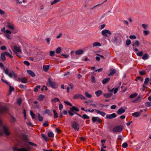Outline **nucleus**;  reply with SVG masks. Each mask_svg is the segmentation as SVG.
Wrapping results in <instances>:
<instances>
[{
	"mask_svg": "<svg viewBox=\"0 0 151 151\" xmlns=\"http://www.w3.org/2000/svg\"><path fill=\"white\" fill-rule=\"evenodd\" d=\"M125 111V109H124L122 108H120L117 111V113L119 114H121L124 113Z\"/></svg>",
	"mask_w": 151,
	"mask_h": 151,
	"instance_id": "nucleus-13",
	"label": "nucleus"
},
{
	"mask_svg": "<svg viewBox=\"0 0 151 151\" xmlns=\"http://www.w3.org/2000/svg\"><path fill=\"white\" fill-rule=\"evenodd\" d=\"M128 146V144L127 142H125L122 145V147L124 148L127 147Z\"/></svg>",
	"mask_w": 151,
	"mask_h": 151,
	"instance_id": "nucleus-53",
	"label": "nucleus"
},
{
	"mask_svg": "<svg viewBox=\"0 0 151 151\" xmlns=\"http://www.w3.org/2000/svg\"><path fill=\"white\" fill-rule=\"evenodd\" d=\"M129 38L131 39H136V36L135 35H131L129 36Z\"/></svg>",
	"mask_w": 151,
	"mask_h": 151,
	"instance_id": "nucleus-49",
	"label": "nucleus"
},
{
	"mask_svg": "<svg viewBox=\"0 0 151 151\" xmlns=\"http://www.w3.org/2000/svg\"><path fill=\"white\" fill-rule=\"evenodd\" d=\"M43 57L42 52H37L36 56L35 57V59L37 61H39L42 59Z\"/></svg>",
	"mask_w": 151,
	"mask_h": 151,
	"instance_id": "nucleus-8",
	"label": "nucleus"
},
{
	"mask_svg": "<svg viewBox=\"0 0 151 151\" xmlns=\"http://www.w3.org/2000/svg\"><path fill=\"white\" fill-rule=\"evenodd\" d=\"M8 108L6 106H4L0 108V114H2L6 113L8 111Z\"/></svg>",
	"mask_w": 151,
	"mask_h": 151,
	"instance_id": "nucleus-10",
	"label": "nucleus"
},
{
	"mask_svg": "<svg viewBox=\"0 0 151 151\" xmlns=\"http://www.w3.org/2000/svg\"><path fill=\"white\" fill-rule=\"evenodd\" d=\"M59 110L61 111L62 109L63 108V105L61 103H60L59 104Z\"/></svg>",
	"mask_w": 151,
	"mask_h": 151,
	"instance_id": "nucleus-46",
	"label": "nucleus"
},
{
	"mask_svg": "<svg viewBox=\"0 0 151 151\" xmlns=\"http://www.w3.org/2000/svg\"><path fill=\"white\" fill-rule=\"evenodd\" d=\"M55 51H51L49 52V55L50 56H53L54 55Z\"/></svg>",
	"mask_w": 151,
	"mask_h": 151,
	"instance_id": "nucleus-44",
	"label": "nucleus"
},
{
	"mask_svg": "<svg viewBox=\"0 0 151 151\" xmlns=\"http://www.w3.org/2000/svg\"><path fill=\"white\" fill-rule=\"evenodd\" d=\"M52 101L56 102L57 101H59V99L58 98H55L52 100Z\"/></svg>",
	"mask_w": 151,
	"mask_h": 151,
	"instance_id": "nucleus-54",
	"label": "nucleus"
},
{
	"mask_svg": "<svg viewBox=\"0 0 151 151\" xmlns=\"http://www.w3.org/2000/svg\"><path fill=\"white\" fill-rule=\"evenodd\" d=\"M5 36L8 39H9V40L11 39V38L10 36L8 34H5Z\"/></svg>",
	"mask_w": 151,
	"mask_h": 151,
	"instance_id": "nucleus-61",
	"label": "nucleus"
},
{
	"mask_svg": "<svg viewBox=\"0 0 151 151\" xmlns=\"http://www.w3.org/2000/svg\"><path fill=\"white\" fill-rule=\"evenodd\" d=\"M22 99L19 98L17 101V103L19 105H20L21 103Z\"/></svg>",
	"mask_w": 151,
	"mask_h": 151,
	"instance_id": "nucleus-52",
	"label": "nucleus"
},
{
	"mask_svg": "<svg viewBox=\"0 0 151 151\" xmlns=\"http://www.w3.org/2000/svg\"><path fill=\"white\" fill-rule=\"evenodd\" d=\"M50 66L49 65H44L43 66V69L45 72H47L49 69Z\"/></svg>",
	"mask_w": 151,
	"mask_h": 151,
	"instance_id": "nucleus-20",
	"label": "nucleus"
},
{
	"mask_svg": "<svg viewBox=\"0 0 151 151\" xmlns=\"http://www.w3.org/2000/svg\"><path fill=\"white\" fill-rule=\"evenodd\" d=\"M149 55L147 53L145 54L142 56V59L143 60H146L149 58Z\"/></svg>",
	"mask_w": 151,
	"mask_h": 151,
	"instance_id": "nucleus-25",
	"label": "nucleus"
},
{
	"mask_svg": "<svg viewBox=\"0 0 151 151\" xmlns=\"http://www.w3.org/2000/svg\"><path fill=\"white\" fill-rule=\"evenodd\" d=\"M79 111V110L78 108L75 106H73L70 108V110L68 111V113L70 116H72L74 115V111L78 112Z\"/></svg>",
	"mask_w": 151,
	"mask_h": 151,
	"instance_id": "nucleus-3",
	"label": "nucleus"
},
{
	"mask_svg": "<svg viewBox=\"0 0 151 151\" xmlns=\"http://www.w3.org/2000/svg\"><path fill=\"white\" fill-rule=\"evenodd\" d=\"M85 96L87 97L88 98H91L92 97V95L89 94L88 92H86L85 93Z\"/></svg>",
	"mask_w": 151,
	"mask_h": 151,
	"instance_id": "nucleus-39",
	"label": "nucleus"
},
{
	"mask_svg": "<svg viewBox=\"0 0 151 151\" xmlns=\"http://www.w3.org/2000/svg\"><path fill=\"white\" fill-rule=\"evenodd\" d=\"M24 65H26L27 66H29L30 65L29 63L27 61H24Z\"/></svg>",
	"mask_w": 151,
	"mask_h": 151,
	"instance_id": "nucleus-60",
	"label": "nucleus"
},
{
	"mask_svg": "<svg viewBox=\"0 0 151 151\" xmlns=\"http://www.w3.org/2000/svg\"><path fill=\"white\" fill-rule=\"evenodd\" d=\"M141 101V98H140V96H139L135 100L132 101V102L133 103H137L140 102Z\"/></svg>",
	"mask_w": 151,
	"mask_h": 151,
	"instance_id": "nucleus-15",
	"label": "nucleus"
},
{
	"mask_svg": "<svg viewBox=\"0 0 151 151\" xmlns=\"http://www.w3.org/2000/svg\"><path fill=\"white\" fill-rule=\"evenodd\" d=\"M41 136L42 138H43L46 141H47L48 140V138L46 136H45L44 134H42Z\"/></svg>",
	"mask_w": 151,
	"mask_h": 151,
	"instance_id": "nucleus-42",
	"label": "nucleus"
},
{
	"mask_svg": "<svg viewBox=\"0 0 151 151\" xmlns=\"http://www.w3.org/2000/svg\"><path fill=\"white\" fill-rule=\"evenodd\" d=\"M145 106L147 107H149L151 106V102H147L145 103Z\"/></svg>",
	"mask_w": 151,
	"mask_h": 151,
	"instance_id": "nucleus-55",
	"label": "nucleus"
},
{
	"mask_svg": "<svg viewBox=\"0 0 151 151\" xmlns=\"http://www.w3.org/2000/svg\"><path fill=\"white\" fill-rule=\"evenodd\" d=\"M102 35L105 37H108V36L107 34L110 35L112 34V33L111 31L108 29H104L101 32Z\"/></svg>",
	"mask_w": 151,
	"mask_h": 151,
	"instance_id": "nucleus-7",
	"label": "nucleus"
},
{
	"mask_svg": "<svg viewBox=\"0 0 151 151\" xmlns=\"http://www.w3.org/2000/svg\"><path fill=\"white\" fill-rule=\"evenodd\" d=\"M135 44L136 45L137 47H138L139 45V42L138 40H136L135 42Z\"/></svg>",
	"mask_w": 151,
	"mask_h": 151,
	"instance_id": "nucleus-62",
	"label": "nucleus"
},
{
	"mask_svg": "<svg viewBox=\"0 0 151 151\" xmlns=\"http://www.w3.org/2000/svg\"><path fill=\"white\" fill-rule=\"evenodd\" d=\"M112 94L111 93H105L103 94V96L106 98H109L111 97Z\"/></svg>",
	"mask_w": 151,
	"mask_h": 151,
	"instance_id": "nucleus-18",
	"label": "nucleus"
},
{
	"mask_svg": "<svg viewBox=\"0 0 151 151\" xmlns=\"http://www.w3.org/2000/svg\"><path fill=\"white\" fill-rule=\"evenodd\" d=\"M142 26L145 29H146L148 25L147 24H142Z\"/></svg>",
	"mask_w": 151,
	"mask_h": 151,
	"instance_id": "nucleus-64",
	"label": "nucleus"
},
{
	"mask_svg": "<svg viewBox=\"0 0 151 151\" xmlns=\"http://www.w3.org/2000/svg\"><path fill=\"white\" fill-rule=\"evenodd\" d=\"M123 129V126L122 125L117 126L113 128V130L115 132H120Z\"/></svg>",
	"mask_w": 151,
	"mask_h": 151,
	"instance_id": "nucleus-4",
	"label": "nucleus"
},
{
	"mask_svg": "<svg viewBox=\"0 0 151 151\" xmlns=\"http://www.w3.org/2000/svg\"><path fill=\"white\" fill-rule=\"evenodd\" d=\"M116 116V114L115 113H113L111 114L108 115L106 116V118L108 119H111L115 118Z\"/></svg>",
	"mask_w": 151,
	"mask_h": 151,
	"instance_id": "nucleus-11",
	"label": "nucleus"
},
{
	"mask_svg": "<svg viewBox=\"0 0 151 151\" xmlns=\"http://www.w3.org/2000/svg\"><path fill=\"white\" fill-rule=\"evenodd\" d=\"M143 55V52L142 51H140L137 53V55L138 56H141Z\"/></svg>",
	"mask_w": 151,
	"mask_h": 151,
	"instance_id": "nucleus-58",
	"label": "nucleus"
},
{
	"mask_svg": "<svg viewBox=\"0 0 151 151\" xmlns=\"http://www.w3.org/2000/svg\"><path fill=\"white\" fill-rule=\"evenodd\" d=\"M21 82L23 83H26L27 82V79L25 77H23L21 78Z\"/></svg>",
	"mask_w": 151,
	"mask_h": 151,
	"instance_id": "nucleus-35",
	"label": "nucleus"
},
{
	"mask_svg": "<svg viewBox=\"0 0 151 151\" xmlns=\"http://www.w3.org/2000/svg\"><path fill=\"white\" fill-rule=\"evenodd\" d=\"M83 50L82 49H80L77 50L75 52V53L78 55H81L83 53Z\"/></svg>",
	"mask_w": 151,
	"mask_h": 151,
	"instance_id": "nucleus-17",
	"label": "nucleus"
},
{
	"mask_svg": "<svg viewBox=\"0 0 151 151\" xmlns=\"http://www.w3.org/2000/svg\"><path fill=\"white\" fill-rule=\"evenodd\" d=\"M40 86H36L34 89V91L35 92H37L38 91V89L40 88Z\"/></svg>",
	"mask_w": 151,
	"mask_h": 151,
	"instance_id": "nucleus-41",
	"label": "nucleus"
},
{
	"mask_svg": "<svg viewBox=\"0 0 151 151\" xmlns=\"http://www.w3.org/2000/svg\"><path fill=\"white\" fill-rule=\"evenodd\" d=\"M60 1V0H54L52 2L51 4V5H52L55 4L58 2Z\"/></svg>",
	"mask_w": 151,
	"mask_h": 151,
	"instance_id": "nucleus-48",
	"label": "nucleus"
},
{
	"mask_svg": "<svg viewBox=\"0 0 151 151\" xmlns=\"http://www.w3.org/2000/svg\"><path fill=\"white\" fill-rule=\"evenodd\" d=\"M45 113L47 114L48 115L50 116H51L52 115V113L50 112V110L48 109L45 110Z\"/></svg>",
	"mask_w": 151,
	"mask_h": 151,
	"instance_id": "nucleus-30",
	"label": "nucleus"
},
{
	"mask_svg": "<svg viewBox=\"0 0 151 151\" xmlns=\"http://www.w3.org/2000/svg\"><path fill=\"white\" fill-rule=\"evenodd\" d=\"M37 115L38 116V119L40 121H43V117L42 116H41L40 115V114L39 113L37 114Z\"/></svg>",
	"mask_w": 151,
	"mask_h": 151,
	"instance_id": "nucleus-37",
	"label": "nucleus"
},
{
	"mask_svg": "<svg viewBox=\"0 0 151 151\" xmlns=\"http://www.w3.org/2000/svg\"><path fill=\"white\" fill-rule=\"evenodd\" d=\"M5 53L6 55L9 56L10 58H13V56L11 55H10L9 53H8L7 52H5Z\"/></svg>",
	"mask_w": 151,
	"mask_h": 151,
	"instance_id": "nucleus-47",
	"label": "nucleus"
},
{
	"mask_svg": "<svg viewBox=\"0 0 151 151\" xmlns=\"http://www.w3.org/2000/svg\"><path fill=\"white\" fill-rule=\"evenodd\" d=\"M43 125L45 127H47L49 125L48 122L47 121H45L43 124Z\"/></svg>",
	"mask_w": 151,
	"mask_h": 151,
	"instance_id": "nucleus-50",
	"label": "nucleus"
},
{
	"mask_svg": "<svg viewBox=\"0 0 151 151\" xmlns=\"http://www.w3.org/2000/svg\"><path fill=\"white\" fill-rule=\"evenodd\" d=\"M101 46V44L100 43L98 42H96L93 43V47H96L97 46Z\"/></svg>",
	"mask_w": 151,
	"mask_h": 151,
	"instance_id": "nucleus-27",
	"label": "nucleus"
},
{
	"mask_svg": "<svg viewBox=\"0 0 151 151\" xmlns=\"http://www.w3.org/2000/svg\"><path fill=\"white\" fill-rule=\"evenodd\" d=\"M116 72V70H115L113 69H111L110 71V73L108 75L109 76H111L114 74Z\"/></svg>",
	"mask_w": 151,
	"mask_h": 151,
	"instance_id": "nucleus-26",
	"label": "nucleus"
},
{
	"mask_svg": "<svg viewBox=\"0 0 151 151\" xmlns=\"http://www.w3.org/2000/svg\"><path fill=\"white\" fill-rule=\"evenodd\" d=\"M150 81V79L149 78H146L145 79L144 81L145 84H147V83Z\"/></svg>",
	"mask_w": 151,
	"mask_h": 151,
	"instance_id": "nucleus-40",
	"label": "nucleus"
},
{
	"mask_svg": "<svg viewBox=\"0 0 151 151\" xmlns=\"http://www.w3.org/2000/svg\"><path fill=\"white\" fill-rule=\"evenodd\" d=\"M64 102L66 104L68 105H69V106H72V104L71 103H70L69 102H68V101H64Z\"/></svg>",
	"mask_w": 151,
	"mask_h": 151,
	"instance_id": "nucleus-59",
	"label": "nucleus"
},
{
	"mask_svg": "<svg viewBox=\"0 0 151 151\" xmlns=\"http://www.w3.org/2000/svg\"><path fill=\"white\" fill-rule=\"evenodd\" d=\"M5 52L1 54V58L2 60L4 61L6 60V58L5 56Z\"/></svg>",
	"mask_w": 151,
	"mask_h": 151,
	"instance_id": "nucleus-21",
	"label": "nucleus"
},
{
	"mask_svg": "<svg viewBox=\"0 0 151 151\" xmlns=\"http://www.w3.org/2000/svg\"><path fill=\"white\" fill-rule=\"evenodd\" d=\"M108 90L109 92H112L114 91V94L116 93L118 91V89L117 88H116L114 89V88L112 89L111 90H109V88H108Z\"/></svg>",
	"mask_w": 151,
	"mask_h": 151,
	"instance_id": "nucleus-22",
	"label": "nucleus"
},
{
	"mask_svg": "<svg viewBox=\"0 0 151 151\" xmlns=\"http://www.w3.org/2000/svg\"><path fill=\"white\" fill-rule=\"evenodd\" d=\"M114 43H117L118 42V39L116 37H114V40H113Z\"/></svg>",
	"mask_w": 151,
	"mask_h": 151,
	"instance_id": "nucleus-63",
	"label": "nucleus"
},
{
	"mask_svg": "<svg viewBox=\"0 0 151 151\" xmlns=\"http://www.w3.org/2000/svg\"><path fill=\"white\" fill-rule=\"evenodd\" d=\"M98 119V117H92V121L93 123L97 121V119Z\"/></svg>",
	"mask_w": 151,
	"mask_h": 151,
	"instance_id": "nucleus-51",
	"label": "nucleus"
},
{
	"mask_svg": "<svg viewBox=\"0 0 151 151\" xmlns=\"http://www.w3.org/2000/svg\"><path fill=\"white\" fill-rule=\"evenodd\" d=\"M73 99H80L83 100H86L87 99L82 95L78 94L75 95L73 96Z\"/></svg>",
	"mask_w": 151,
	"mask_h": 151,
	"instance_id": "nucleus-6",
	"label": "nucleus"
},
{
	"mask_svg": "<svg viewBox=\"0 0 151 151\" xmlns=\"http://www.w3.org/2000/svg\"><path fill=\"white\" fill-rule=\"evenodd\" d=\"M2 127L3 129V130L4 132L6 135L7 136L9 135L10 134V133L8 131V127L7 126L4 125H2Z\"/></svg>",
	"mask_w": 151,
	"mask_h": 151,
	"instance_id": "nucleus-9",
	"label": "nucleus"
},
{
	"mask_svg": "<svg viewBox=\"0 0 151 151\" xmlns=\"http://www.w3.org/2000/svg\"><path fill=\"white\" fill-rule=\"evenodd\" d=\"M110 80V78H105L102 81L103 84H106L107 82L109 81Z\"/></svg>",
	"mask_w": 151,
	"mask_h": 151,
	"instance_id": "nucleus-23",
	"label": "nucleus"
},
{
	"mask_svg": "<svg viewBox=\"0 0 151 151\" xmlns=\"http://www.w3.org/2000/svg\"><path fill=\"white\" fill-rule=\"evenodd\" d=\"M61 51V48L60 47H58L57 48L56 50V52L58 54H60Z\"/></svg>",
	"mask_w": 151,
	"mask_h": 151,
	"instance_id": "nucleus-33",
	"label": "nucleus"
},
{
	"mask_svg": "<svg viewBox=\"0 0 151 151\" xmlns=\"http://www.w3.org/2000/svg\"><path fill=\"white\" fill-rule=\"evenodd\" d=\"M27 72L28 74L32 77H35L36 76L35 73L31 70H27Z\"/></svg>",
	"mask_w": 151,
	"mask_h": 151,
	"instance_id": "nucleus-14",
	"label": "nucleus"
},
{
	"mask_svg": "<svg viewBox=\"0 0 151 151\" xmlns=\"http://www.w3.org/2000/svg\"><path fill=\"white\" fill-rule=\"evenodd\" d=\"M53 112L54 113V118H56L58 117V115L55 109H53Z\"/></svg>",
	"mask_w": 151,
	"mask_h": 151,
	"instance_id": "nucleus-34",
	"label": "nucleus"
},
{
	"mask_svg": "<svg viewBox=\"0 0 151 151\" xmlns=\"http://www.w3.org/2000/svg\"><path fill=\"white\" fill-rule=\"evenodd\" d=\"M14 49L17 52H21L20 47H17V46H14Z\"/></svg>",
	"mask_w": 151,
	"mask_h": 151,
	"instance_id": "nucleus-31",
	"label": "nucleus"
},
{
	"mask_svg": "<svg viewBox=\"0 0 151 151\" xmlns=\"http://www.w3.org/2000/svg\"><path fill=\"white\" fill-rule=\"evenodd\" d=\"M72 127L74 130L77 131L79 130V125L78 122L76 121H73L71 124Z\"/></svg>",
	"mask_w": 151,
	"mask_h": 151,
	"instance_id": "nucleus-5",
	"label": "nucleus"
},
{
	"mask_svg": "<svg viewBox=\"0 0 151 151\" xmlns=\"http://www.w3.org/2000/svg\"><path fill=\"white\" fill-rule=\"evenodd\" d=\"M95 93L97 96L99 97L103 93L102 91L101 90H99L96 91Z\"/></svg>",
	"mask_w": 151,
	"mask_h": 151,
	"instance_id": "nucleus-19",
	"label": "nucleus"
},
{
	"mask_svg": "<svg viewBox=\"0 0 151 151\" xmlns=\"http://www.w3.org/2000/svg\"><path fill=\"white\" fill-rule=\"evenodd\" d=\"M140 115V113L139 112H136L132 114V115L133 116L137 117L139 116Z\"/></svg>",
	"mask_w": 151,
	"mask_h": 151,
	"instance_id": "nucleus-24",
	"label": "nucleus"
},
{
	"mask_svg": "<svg viewBox=\"0 0 151 151\" xmlns=\"http://www.w3.org/2000/svg\"><path fill=\"white\" fill-rule=\"evenodd\" d=\"M7 27L10 29L13 30L14 29V26L12 23L8 22L7 23Z\"/></svg>",
	"mask_w": 151,
	"mask_h": 151,
	"instance_id": "nucleus-12",
	"label": "nucleus"
},
{
	"mask_svg": "<svg viewBox=\"0 0 151 151\" xmlns=\"http://www.w3.org/2000/svg\"><path fill=\"white\" fill-rule=\"evenodd\" d=\"M131 43V41L129 39H127L126 41V44L127 46L129 45Z\"/></svg>",
	"mask_w": 151,
	"mask_h": 151,
	"instance_id": "nucleus-43",
	"label": "nucleus"
},
{
	"mask_svg": "<svg viewBox=\"0 0 151 151\" xmlns=\"http://www.w3.org/2000/svg\"><path fill=\"white\" fill-rule=\"evenodd\" d=\"M137 93H134L131 95L129 96L130 99H132L135 97L137 96Z\"/></svg>",
	"mask_w": 151,
	"mask_h": 151,
	"instance_id": "nucleus-36",
	"label": "nucleus"
},
{
	"mask_svg": "<svg viewBox=\"0 0 151 151\" xmlns=\"http://www.w3.org/2000/svg\"><path fill=\"white\" fill-rule=\"evenodd\" d=\"M91 81L93 83H95L96 82L95 77L93 76H92L91 77Z\"/></svg>",
	"mask_w": 151,
	"mask_h": 151,
	"instance_id": "nucleus-57",
	"label": "nucleus"
},
{
	"mask_svg": "<svg viewBox=\"0 0 151 151\" xmlns=\"http://www.w3.org/2000/svg\"><path fill=\"white\" fill-rule=\"evenodd\" d=\"M14 88L13 87L10 86H9V92L10 93H11V91H14Z\"/></svg>",
	"mask_w": 151,
	"mask_h": 151,
	"instance_id": "nucleus-56",
	"label": "nucleus"
},
{
	"mask_svg": "<svg viewBox=\"0 0 151 151\" xmlns=\"http://www.w3.org/2000/svg\"><path fill=\"white\" fill-rule=\"evenodd\" d=\"M47 84H49L50 86L53 88H57L58 86V83L54 81H51L50 78H48Z\"/></svg>",
	"mask_w": 151,
	"mask_h": 151,
	"instance_id": "nucleus-2",
	"label": "nucleus"
},
{
	"mask_svg": "<svg viewBox=\"0 0 151 151\" xmlns=\"http://www.w3.org/2000/svg\"><path fill=\"white\" fill-rule=\"evenodd\" d=\"M94 110L96 111L97 113L98 114H100L102 116H104L106 114V113L104 112L101 111L99 110H97L96 109H94Z\"/></svg>",
	"mask_w": 151,
	"mask_h": 151,
	"instance_id": "nucleus-16",
	"label": "nucleus"
},
{
	"mask_svg": "<svg viewBox=\"0 0 151 151\" xmlns=\"http://www.w3.org/2000/svg\"><path fill=\"white\" fill-rule=\"evenodd\" d=\"M45 96L44 95L40 94L39 96L38 99L40 101H42L45 98Z\"/></svg>",
	"mask_w": 151,
	"mask_h": 151,
	"instance_id": "nucleus-29",
	"label": "nucleus"
},
{
	"mask_svg": "<svg viewBox=\"0 0 151 151\" xmlns=\"http://www.w3.org/2000/svg\"><path fill=\"white\" fill-rule=\"evenodd\" d=\"M18 145L19 147H22L20 149H17L16 147H15L13 148V151H15V150H17L18 151H29L31 149V147L29 145L27 146V149L24 148L25 147V144L22 142L19 143Z\"/></svg>",
	"mask_w": 151,
	"mask_h": 151,
	"instance_id": "nucleus-1",
	"label": "nucleus"
},
{
	"mask_svg": "<svg viewBox=\"0 0 151 151\" xmlns=\"http://www.w3.org/2000/svg\"><path fill=\"white\" fill-rule=\"evenodd\" d=\"M27 142L30 145L34 146L36 147L37 146V145L31 142Z\"/></svg>",
	"mask_w": 151,
	"mask_h": 151,
	"instance_id": "nucleus-45",
	"label": "nucleus"
},
{
	"mask_svg": "<svg viewBox=\"0 0 151 151\" xmlns=\"http://www.w3.org/2000/svg\"><path fill=\"white\" fill-rule=\"evenodd\" d=\"M48 136L49 137H54V135L52 132H49L47 134Z\"/></svg>",
	"mask_w": 151,
	"mask_h": 151,
	"instance_id": "nucleus-28",
	"label": "nucleus"
},
{
	"mask_svg": "<svg viewBox=\"0 0 151 151\" xmlns=\"http://www.w3.org/2000/svg\"><path fill=\"white\" fill-rule=\"evenodd\" d=\"M81 117L83 119H88L89 118V117L87 116L86 114H83L82 116Z\"/></svg>",
	"mask_w": 151,
	"mask_h": 151,
	"instance_id": "nucleus-38",
	"label": "nucleus"
},
{
	"mask_svg": "<svg viewBox=\"0 0 151 151\" xmlns=\"http://www.w3.org/2000/svg\"><path fill=\"white\" fill-rule=\"evenodd\" d=\"M30 114L32 119H34L35 118V115L33 113L32 111L31 110L30 111Z\"/></svg>",
	"mask_w": 151,
	"mask_h": 151,
	"instance_id": "nucleus-32",
	"label": "nucleus"
}]
</instances>
